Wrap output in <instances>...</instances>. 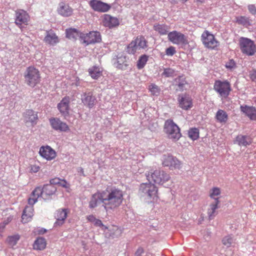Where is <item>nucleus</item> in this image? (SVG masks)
I'll list each match as a JSON object with an SVG mask.
<instances>
[{
  "label": "nucleus",
  "mask_w": 256,
  "mask_h": 256,
  "mask_svg": "<svg viewBox=\"0 0 256 256\" xmlns=\"http://www.w3.org/2000/svg\"><path fill=\"white\" fill-rule=\"evenodd\" d=\"M123 192L116 187H108L102 192L93 194L89 202V208H94L100 203L102 204L106 211L118 208L124 200Z\"/></svg>",
  "instance_id": "obj_1"
},
{
  "label": "nucleus",
  "mask_w": 256,
  "mask_h": 256,
  "mask_svg": "<svg viewBox=\"0 0 256 256\" xmlns=\"http://www.w3.org/2000/svg\"><path fill=\"white\" fill-rule=\"evenodd\" d=\"M56 191V187L52 184H45L43 188L37 187L32 191L30 198H28V204L34 205L40 196L44 200L48 199L49 197L54 194Z\"/></svg>",
  "instance_id": "obj_2"
},
{
  "label": "nucleus",
  "mask_w": 256,
  "mask_h": 256,
  "mask_svg": "<svg viewBox=\"0 0 256 256\" xmlns=\"http://www.w3.org/2000/svg\"><path fill=\"white\" fill-rule=\"evenodd\" d=\"M164 131L168 137L174 141H177L182 136L180 128L172 120H167L164 124Z\"/></svg>",
  "instance_id": "obj_3"
},
{
  "label": "nucleus",
  "mask_w": 256,
  "mask_h": 256,
  "mask_svg": "<svg viewBox=\"0 0 256 256\" xmlns=\"http://www.w3.org/2000/svg\"><path fill=\"white\" fill-rule=\"evenodd\" d=\"M24 78L25 83L32 88L34 87L40 80V72L34 66H29L26 69Z\"/></svg>",
  "instance_id": "obj_4"
},
{
  "label": "nucleus",
  "mask_w": 256,
  "mask_h": 256,
  "mask_svg": "<svg viewBox=\"0 0 256 256\" xmlns=\"http://www.w3.org/2000/svg\"><path fill=\"white\" fill-rule=\"evenodd\" d=\"M214 90L219 94L222 100L226 99L232 91L230 84L227 80H216L214 84Z\"/></svg>",
  "instance_id": "obj_5"
},
{
  "label": "nucleus",
  "mask_w": 256,
  "mask_h": 256,
  "mask_svg": "<svg viewBox=\"0 0 256 256\" xmlns=\"http://www.w3.org/2000/svg\"><path fill=\"white\" fill-rule=\"evenodd\" d=\"M147 180L148 182H154L158 184H163L170 180V176L168 174L162 170H156L154 171L146 174Z\"/></svg>",
  "instance_id": "obj_6"
},
{
  "label": "nucleus",
  "mask_w": 256,
  "mask_h": 256,
  "mask_svg": "<svg viewBox=\"0 0 256 256\" xmlns=\"http://www.w3.org/2000/svg\"><path fill=\"white\" fill-rule=\"evenodd\" d=\"M239 46L241 52L247 56H253L256 52V46L254 41L247 38H240Z\"/></svg>",
  "instance_id": "obj_7"
},
{
  "label": "nucleus",
  "mask_w": 256,
  "mask_h": 256,
  "mask_svg": "<svg viewBox=\"0 0 256 256\" xmlns=\"http://www.w3.org/2000/svg\"><path fill=\"white\" fill-rule=\"evenodd\" d=\"M148 47V42L142 36H139L132 40L127 47V52L130 54H134L137 51Z\"/></svg>",
  "instance_id": "obj_8"
},
{
  "label": "nucleus",
  "mask_w": 256,
  "mask_h": 256,
  "mask_svg": "<svg viewBox=\"0 0 256 256\" xmlns=\"http://www.w3.org/2000/svg\"><path fill=\"white\" fill-rule=\"evenodd\" d=\"M149 183H142L140 184L139 192L142 196L153 198L156 196L158 188L152 182Z\"/></svg>",
  "instance_id": "obj_9"
},
{
  "label": "nucleus",
  "mask_w": 256,
  "mask_h": 256,
  "mask_svg": "<svg viewBox=\"0 0 256 256\" xmlns=\"http://www.w3.org/2000/svg\"><path fill=\"white\" fill-rule=\"evenodd\" d=\"M81 42L86 46L90 44L100 42L101 40V36L100 32H90L87 34H80Z\"/></svg>",
  "instance_id": "obj_10"
},
{
  "label": "nucleus",
  "mask_w": 256,
  "mask_h": 256,
  "mask_svg": "<svg viewBox=\"0 0 256 256\" xmlns=\"http://www.w3.org/2000/svg\"><path fill=\"white\" fill-rule=\"evenodd\" d=\"M202 40L204 46L208 48L214 49L219 45L214 36L208 30H205L202 35Z\"/></svg>",
  "instance_id": "obj_11"
},
{
  "label": "nucleus",
  "mask_w": 256,
  "mask_h": 256,
  "mask_svg": "<svg viewBox=\"0 0 256 256\" xmlns=\"http://www.w3.org/2000/svg\"><path fill=\"white\" fill-rule=\"evenodd\" d=\"M168 38L170 41L174 44H186L188 43L185 36L181 32L176 30L168 34Z\"/></svg>",
  "instance_id": "obj_12"
},
{
  "label": "nucleus",
  "mask_w": 256,
  "mask_h": 256,
  "mask_svg": "<svg viewBox=\"0 0 256 256\" xmlns=\"http://www.w3.org/2000/svg\"><path fill=\"white\" fill-rule=\"evenodd\" d=\"M114 66L121 70H126L129 66V60L126 56L122 54L118 55L116 58L112 59Z\"/></svg>",
  "instance_id": "obj_13"
},
{
  "label": "nucleus",
  "mask_w": 256,
  "mask_h": 256,
  "mask_svg": "<svg viewBox=\"0 0 256 256\" xmlns=\"http://www.w3.org/2000/svg\"><path fill=\"white\" fill-rule=\"evenodd\" d=\"M89 4L94 10L100 12H106L111 8L108 4L98 0H90Z\"/></svg>",
  "instance_id": "obj_14"
},
{
  "label": "nucleus",
  "mask_w": 256,
  "mask_h": 256,
  "mask_svg": "<svg viewBox=\"0 0 256 256\" xmlns=\"http://www.w3.org/2000/svg\"><path fill=\"white\" fill-rule=\"evenodd\" d=\"M49 122L52 128L56 130L66 132L70 130L68 125L58 118H50Z\"/></svg>",
  "instance_id": "obj_15"
},
{
  "label": "nucleus",
  "mask_w": 256,
  "mask_h": 256,
  "mask_svg": "<svg viewBox=\"0 0 256 256\" xmlns=\"http://www.w3.org/2000/svg\"><path fill=\"white\" fill-rule=\"evenodd\" d=\"M162 164L164 166H168L171 169L180 168L181 163L176 157L168 155L164 156Z\"/></svg>",
  "instance_id": "obj_16"
},
{
  "label": "nucleus",
  "mask_w": 256,
  "mask_h": 256,
  "mask_svg": "<svg viewBox=\"0 0 256 256\" xmlns=\"http://www.w3.org/2000/svg\"><path fill=\"white\" fill-rule=\"evenodd\" d=\"M178 102L179 106L183 110H188L192 106V100L188 95H178Z\"/></svg>",
  "instance_id": "obj_17"
},
{
  "label": "nucleus",
  "mask_w": 256,
  "mask_h": 256,
  "mask_svg": "<svg viewBox=\"0 0 256 256\" xmlns=\"http://www.w3.org/2000/svg\"><path fill=\"white\" fill-rule=\"evenodd\" d=\"M69 104L70 98L68 97H64L58 104V108L61 114L64 118H66L69 114Z\"/></svg>",
  "instance_id": "obj_18"
},
{
  "label": "nucleus",
  "mask_w": 256,
  "mask_h": 256,
  "mask_svg": "<svg viewBox=\"0 0 256 256\" xmlns=\"http://www.w3.org/2000/svg\"><path fill=\"white\" fill-rule=\"evenodd\" d=\"M28 16L26 12L22 10H19L16 12L15 23L18 26L22 24H27Z\"/></svg>",
  "instance_id": "obj_19"
},
{
  "label": "nucleus",
  "mask_w": 256,
  "mask_h": 256,
  "mask_svg": "<svg viewBox=\"0 0 256 256\" xmlns=\"http://www.w3.org/2000/svg\"><path fill=\"white\" fill-rule=\"evenodd\" d=\"M39 153L40 155L47 160H51L55 158L56 152L50 146H42L40 148Z\"/></svg>",
  "instance_id": "obj_20"
},
{
  "label": "nucleus",
  "mask_w": 256,
  "mask_h": 256,
  "mask_svg": "<svg viewBox=\"0 0 256 256\" xmlns=\"http://www.w3.org/2000/svg\"><path fill=\"white\" fill-rule=\"evenodd\" d=\"M84 104L89 108H92L96 103V98L91 92L84 93L81 98Z\"/></svg>",
  "instance_id": "obj_21"
},
{
  "label": "nucleus",
  "mask_w": 256,
  "mask_h": 256,
  "mask_svg": "<svg viewBox=\"0 0 256 256\" xmlns=\"http://www.w3.org/2000/svg\"><path fill=\"white\" fill-rule=\"evenodd\" d=\"M242 112L247 116L250 120H256V108L254 106L242 105L240 106Z\"/></svg>",
  "instance_id": "obj_22"
},
{
  "label": "nucleus",
  "mask_w": 256,
  "mask_h": 256,
  "mask_svg": "<svg viewBox=\"0 0 256 256\" xmlns=\"http://www.w3.org/2000/svg\"><path fill=\"white\" fill-rule=\"evenodd\" d=\"M252 142V140L250 136L246 135H238L234 140V144L240 146H247Z\"/></svg>",
  "instance_id": "obj_23"
},
{
  "label": "nucleus",
  "mask_w": 256,
  "mask_h": 256,
  "mask_svg": "<svg viewBox=\"0 0 256 256\" xmlns=\"http://www.w3.org/2000/svg\"><path fill=\"white\" fill-rule=\"evenodd\" d=\"M67 212L66 209H60L58 210L55 214V218L56 221L54 224V226H62L66 218Z\"/></svg>",
  "instance_id": "obj_24"
},
{
  "label": "nucleus",
  "mask_w": 256,
  "mask_h": 256,
  "mask_svg": "<svg viewBox=\"0 0 256 256\" xmlns=\"http://www.w3.org/2000/svg\"><path fill=\"white\" fill-rule=\"evenodd\" d=\"M30 205L26 206L23 210L22 216V221L23 223H27L30 222L33 216V205Z\"/></svg>",
  "instance_id": "obj_25"
},
{
  "label": "nucleus",
  "mask_w": 256,
  "mask_h": 256,
  "mask_svg": "<svg viewBox=\"0 0 256 256\" xmlns=\"http://www.w3.org/2000/svg\"><path fill=\"white\" fill-rule=\"evenodd\" d=\"M25 120L26 122H30L32 126L36 124L38 116L37 113L32 110H28L24 114Z\"/></svg>",
  "instance_id": "obj_26"
},
{
  "label": "nucleus",
  "mask_w": 256,
  "mask_h": 256,
  "mask_svg": "<svg viewBox=\"0 0 256 256\" xmlns=\"http://www.w3.org/2000/svg\"><path fill=\"white\" fill-rule=\"evenodd\" d=\"M44 41L48 44L54 46L58 42V38L52 30L46 31Z\"/></svg>",
  "instance_id": "obj_27"
},
{
  "label": "nucleus",
  "mask_w": 256,
  "mask_h": 256,
  "mask_svg": "<svg viewBox=\"0 0 256 256\" xmlns=\"http://www.w3.org/2000/svg\"><path fill=\"white\" fill-rule=\"evenodd\" d=\"M104 24L106 26L111 28L118 26L119 20L115 17L106 15L104 19Z\"/></svg>",
  "instance_id": "obj_28"
},
{
  "label": "nucleus",
  "mask_w": 256,
  "mask_h": 256,
  "mask_svg": "<svg viewBox=\"0 0 256 256\" xmlns=\"http://www.w3.org/2000/svg\"><path fill=\"white\" fill-rule=\"evenodd\" d=\"M58 11L60 14L64 16H69L72 13V9L63 2L60 4Z\"/></svg>",
  "instance_id": "obj_29"
},
{
  "label": "nucleus",
  "mask_w": 256,
  "mask_h": 256,
  "mask_svg": "<svg viewBox=\"0 0 256 256\" xmlns=\"http://www.w3.org/2000/svg\"><path fill=\"white\" fill-rule=\"evenodd\" d=\"M215 118L218 122L225 124L228 121V116L224 110L219 109L216 113Z\"/></svg>",
  "instance_id": "obj_30"
},
{
  "label": "nucleus",
  "mask_w": 256,
  "mask_h": 256,
  "mask_svg": "<svg viewBox=\"0 0 256 256\" xmlns=\"http://www.w3.org/2000/svg\"><path fill=\"white\" fill-rule=\"evenodd\" d=\"M46 242L44 238L42 237L38 238L33 244L34 250H42L46 247Z\"/></svg>",
  "instance_id": "obj_31"
},
{
  "label": "nucleus",
  "mask_w": 256,
  "mask_h": 256,
  "mask_svg": "<svg viewBox=\"0 0 256 256\" xmlns=\"http://www.w3.org/2000/svg\"><path fill=\"white\" fill-rule=\"evenodd\" d=\"M219 202L220 201L218 200V198H215V201H214L210 204V208L208 210V214L210 220L214 218L216 215V210L218 208V205Z\"/></svg>",
  "instance_id": "obj_32"
},
{
  "label": "nucleus",
  "mask_w": 256,
  "mask_h": 256,
  "mask_svg": "<svg viewBox=\"0 0 256 256\" xmlns=\"http://www.w3.org/2000/svg\"><path fill=\"white\" fill-rule=\"evenodd\" d=\"M186 84L185 79L180 76L176 78L174 80V84L178 86L176 88V90L178 91H182Z\"/></svg>",
  "instance_id": "obj_33"
},
{
  "label": "nucleus",
  "mask_w": 256,
  "mask_h": 256,
  "mask_svg": "<svg viewBox=\"0 0 256 256\" xmlns=\"http://www.w3.org/2000/svg\"><path fill=\"white\" fill-rule=\"evenodd\" d=\"M102 72L101 68L96 66H94L88 70L90 75L94 79H98L100 78L102 75Z\"/></svg>",
  "instance_id": "obj_34"
},
{
  "label": "nucleus",
  "mask_w": 256,
  "mask_h": 256,
  "mask_svg": "<svg viewBox=\"0 0 256 256\" xmlns=\"http://www.w3.org/2000/svg\"><path fill=\"white\" fill-rule=\"evenodd\" d=\"M80 33L76 28H70L66 30V36L69 39L76 40L78 37L80 38Z\"/></svg>",
  "instance_id": "obj_35"
},
{
  "label": "nucleus",
  "mask_w": 256,
  "mask_h": 256,
  "mask_svg": "<svg viewBox=\"0 0 256 256\" xmlns=\"http://www.w3.org/2000/svg\"><path fill=\"white\" fill-rule=\"evenodd\" d=\"M154 30L158 32L160 34L164 35L168 34V28L164 24H158L154 26Z\"/></svg>",
  "instance_id": "obj_36"
},
{
  "label": "nucleus",
  "mask_w": 256,
  "mask_h": 256,
  "mask_svg": "<svg viewBox=\"0 0 256 256\" xmlns=\"http://www.w3.org/2000/svg\"><path fill=\"white\" fill-rule=\"evenodd\" d=\"M176 75L177 72L175 70L170 68H164V72L162 74V76L166 78H172Z\"/></svg>",
  "instance_id": "obj_37"
},
{
  "label": "nucleus",
  "mask_w": 256,
  "mask_h": 256,
  "mask_svg": "<svg viewBox=\"0 0 256 256\" xmlns=\"http://www.w3.org/2000/svg\"><path fill=\"white\" fill-rule=\"evenodd\" d=\"M148 56L146 54L141 56L137 62V68L140 70L144 68L148 60Z\"/></svg>",
  "instance_id": "obj_38"
},
{
  "label": "nucleus",
  "mask_w": 256,
  "mask_h": 256,
  "mask_svg": "<svg viewBox=\"0 0 256 256\" xmlns=\"http://www.w3.org/2000/svg\"><path fill=\"white\" fill-rule=\"evenodd\" d=\"M188 136L193 140H197L199 138V130L196 128H190L188 131Z\"/></svg>",
  "instance_id": "obj_39"
},
{
  "label": "nucleus",
  "mask_w": 256,
  "mask_h": 256,
  "mask_svg": "<svg viewBox=\"0 0 256 256\" xmlns=\"http://www.w3.org/2000/svg\"><path fill=\"white\" fill-rule=\"evenodd\" d=\"M222 242L224 245L227 248H229L234 243V240L231 236H224L222 240Z\"/></svg>",
  "instance_id": "obj_40"
},
{
  "label": "nucleus",
  "mask_w": 256,
  "mask_h": 256,
  "mask_svg": "<svg viewBox=\"0 0 256 256\" xmlns=\"http://www.w3.org/2000/svg\"><path fill=\"white\" fill-rule=\"evenodd\" d=\"M93 223H94V225L96 226L102 227V230H108L110 231H113V230H116L118 232H120L118 229L116 227L112 228V229H109V228L108 227L104 225L102 223V222L99 219L96 218Z\"/></svg>",
  "instance_id": "obj_41"
},
{
  "label": "nucleus",
  "mask_w": 256,
  "mask_h": 256,
  "mask_svg": "<svg viewBox=\"0 0 256 256\" xmlns=\"http://www.w3.org/2000/svg\"><path fill=\"white\" fill-rule=\"evenodd\" d=\"M19 239L20 236L18 235H14L9 236L7 238V241L10 245L13 246L16 244Z\"/></svg>",
  "instance_id": "obj_42"
},
{
  "label": "nucleus",
  "mask_w": 256,
  "mask_h": 256,
  "mask_svg": "<svg viewBox=\"0 0 256 256\" xmlns=\"http://www.w3.org/2000/svg\"><path fill=\"white\" fill-rule=\"evenodd\" d=\"M176 53V48L172 46H170L166 50V54L168 56H172Z\"/></svg>",
  "instance_id": "obj_43"
},
{
  "label": "nucleus",
  "mask_w": 256,
  "mask_h": 256,
  "mask_svg": "<svg viewBox=\"0 0 256 256\" xmlns=\"http://www.w3.org/2000/svg\"><path fill=\"white\" fill-rule=\"evenodd\" d=\"M226 66L230 70H232L236 68V64L234 60L232 59L230 60L228 62L226 63Z\"/></svg>",
  "instance_id": "obj_44"
},
{
  "label": "nucleus",
  "mask_w": 256,
  "mask_h": 256,
  "mask_svg": "<svg viewBox=\"0 0 256 256\" xmlns=\"http://www.w3.org/2000/svg\"><path fill=\"white\" fill-rule=\"evenodd\" d=\"M220 193V188H214L212 190V192L210 194V196L215 200V196H218Z\"/></svg>",
  "instance_id": "obj_45"
},
{
  "label": "nucleus",
  "mask_w": 256,
  "mask_h": 256,
  "mask_svg": "<svg viewBox=\"0 0 256 256\" xmlns=\"http://www.w3.org/2000/svg\"><path fill=\"white\" fill-rule=\"evenodd\" d=\"M236 22L239 24L244 25L248 22V19L245 16H241L237 18Z\"/></svg>",
  "instance_id": "obj_46"
},
{
  "label": "nucleus",
  "mask_w": 256,
  "mask_h": 256,
  "mask_svg": "<svg viewBox=\"0 0 256 256\" xmlns=\"http://www.w3.org/2000/svg\"><path fill=\"white\" fill-rule=\"evenodd\" d=\"M248 8L249 11V12L253 14H256V6L254 4H249L248 6Z\"/></svg>",
  "instance_id": "obj_47"
},
{
  "label": "nucleus",
  "mask_w": 256,
  "mask_h": 256,
  "mask_svg": "<svg viewBox=\"0 0 256 256\" xmlns=\"http://www.w3.org/2000/svg\"><path fill=\"white\" fill-rule=\"evenodd\" d=\"M150 90L153 94H156L158 93V88L156 84H152L150 86Z\"/></svg>",
  "instance_id": "obj_48"
},
{
  "label": "nucleus",
  "mask_w": 256,
  "mask_h": 256,
  "mask_svg": "<svg viewBox=\"0 0 256 256\" xmlns=\"http://www.w3.org/2000/svg\"><path fill=\"white\" fill-rule=\"evenodd\" d=\"M50 184H52L53 186H54L56 184H59V183L60 182V179L58 178H54L50 180Z\"/></svg>",
  "instance_id": "obj_49"
},
{
  "label": "nucleus",
  "mask_w": 256,
  "mask_h": 256,
  "mask_svg": "<svg viewBox=\"0 0 256 256\" xmlns=\"http://www.w3.org/2000/svg\"><path fill=\"white\" fill-rule=\"evenodd\" d=\"M144 253V250L142 247H139L134 254V256H141Z\"/></svg>",
  "instance_id": "obj_50"
},
{
  "label": "nucleus",
  "mask_w": 256,
  "mask_h": 256,
  "mask_svg": "<svg viewBox=\"0 0 256 256\" xmlns=\"http://www.w3.org/2000/svg\"><path fill=\"white\" fill-rule=\"evenodd\" d=\"M250 77L251 80L256 82V70H252L250 74Z\"/></svg>",
  "instance_id": "obj_51"
},
{
  "label": "nucleus",
  "mask_w": 256,
  "mask_h": 256,
  "mask_svg": "<svg viewBox=\"0 0 256 256\" xmlns=\"http://www.w3.org/2000/svg\"><path fill=\"white\" fill-rule=\"evenodd\" d=\"M86 218L89 222H94L96 219V218L94 215L91 214L87 216Z\"/></svg>",
  "instance_id": "obj_52"
},
{
  "label": "nucleus",
  "mask_w": 256,
  "mask_h": 256,
  "mask_svg": "<svg viewBox=\"0 0 256 256\" xmlns=\"http://www.w3.org/2000/svg\"><path fill=\"white\" fill-rule=\"evenodd\" d=\"M66 182L65 180H60V182L59 183V185L62 186L64 188H66Z\"/></svg>",
  "instance_id": "obj_53"
},
{
  "label": "nucleus",
  "mask_w": 256,
  "mask_h": 256,
  "mask_svg": "<svg viewBox=\"0 0 256 256\" xmlns=\"http://www.w3.org/2000/svg\"><path fill=\"white\" fill-rule=\"evenodd\" d=\"M39 168H40L38 166H33L31 168V170L34 172H37L38 171Z\"/></svg>",
  "instance_id": "obj_54"
},
{
  "label": "nucleus",
  "mask_w": 256,
  "mask_h": 256,
  "mask_svg": "<svg viewBox=\"0 0 256 256\" xmlns=\"http://www.w3.org/2000/svg\"><path fill=\"white\" fill-rule=\"evenodd\" d=\"M78 173H80L81 175L82 176H85V174H84V169L82 168H78Z\"/></svg>",
  "instance_id": "obj_55"
},
{
  "label": "nucleus",
  "mask_w": 256,
  "mask_h": 256,
  "mask_svg": "<svg viewBox=\"0 0 256 256\" xmlns=\"http://www.w3.org/2000/svg\"><path fill=\"white\" fill-rule=\"evenodd\" d=\"M46 230L44 228H42L38 230V234H42L46 232Z\"/></svg>",
  "instance_id": "obj_56"
},
{
  "label": "nucleus",
  "mask_w": 256,
  "mask_h": 256,
  "mask_svg": "<svg viewBox=\"0 0 256 256\" xmlns=\"http://www.w3.org/2000/svg\"><path fill=\"white\" fill-rule=\"evenodd\" d=\"M114 234L110 233V236H112V238H114Z\"/></svg>",
  "instance_id": "obj_57"
},
{
  "label": "nucleus",
  "mask_w": 256,
  "mask_h": 256,
  "mask_svg": "<svg viewBox=\"0 0 256 256\" xmlns=\"http://www.w3.org/2000/svg\"><path fill=\"white\" fill-rule=\"evenodd\" d=\"M198 1H200V2H202L204 0H198Z\"/></svg>",
  "instance_id": "obj_58"
},
{
  "label": "nucleus",
  "mask_w": 256,
  "mask_h": 256,
  "mask_svg": "<svg viewBox=\"0 0 256 256\" xmlns=\"http://www.w3.org/2000/svg\"><path fill=\"white\" fill-rule=\"evenodd\" d=\"M187 0H182V1L183 2H186V1H187Z\"/></svg>",
  "instance_id": "obj_59"
}]
</instances>
